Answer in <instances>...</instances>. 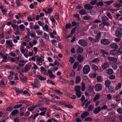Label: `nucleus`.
<instances>
[{"instance_id": "obj_1", "label": "nucleus", "mask_w": 122, "mask_h": 122, "mask_svg": "<svg viewBox=\"0 0 122 122\" xmlns=\"http://www.w3.org/2000/svg\"><path fill=\"white\" fill-rule=\"evenodd\" d=\"M120 31L122 33V29L121 28L118 27L117 28V30L116 31V36L118 38H121L122 37V33L119 32V31Z\"/></svg>"}, {"instance_id": "obj_2", "label": "nucleus", "mask_w": 122, "mask_h": 122, "mask_svg": "<svg viewBox=\"0 0 122 122\" xmlns=\"http://www.w3.org/2000/svg\"><path fill=\"white\" fill-rule=\"evenodd\" d=\"M90 71V68L88 65H85L83 68V71L84 74H87Z\"/></svg>"}, {"instance_id": "obj_3", "label": "nucleus", "mask_w": 122, "mask_h": 122, "mask_svg": "<svg viewBox=\"0 0 122 122\" xmlns=\"http://www.w3.org/2000/svg\"><path fill=\"white\" fill-rule=\"evenodd\" d=\"M78 43L82 46H86L87 45V42L85 40L83 39L80 40L78 41Z\"/></svg>"}, {"instance_id": "obj_4", "label": "nucleus", "mask_w": 122, "mask_h": 122, "mask_svg": "<svg viewBox=\"0 0 122 122\" xmlns=\"http://www.w3.org/2000/svg\"><path fill=\"white\" fill-rule=\"evenodd\" d=\"M39 82L38 80L36 79H35L34 80V83L32 84V86L35 88H37L39 87Z\"/></svg>"}, {"instance_id": "obj_5", "label": "nucleus", "mask_w": 122, "mask_h": 122, "mask_svg": "<svg viewBox=\"0 0 122 122\" xmlns=\"http://www.w3.org/2000/svg\"><path fill=\"white\" fill-rule=\"evenodd\" d=\"M102 88V86L100 84H97L96 85L95 89L96 91H99Z\"/></svg>"}, {"instance_id": "obj_6", "label": "nucleus", "mask_w": 122, "mask_h": 122, "mask_svg": "<svg viewBox=\"0 0 122 122\" xmlns=\"http://www.w3.org/2000/svg\"><path fill=\"white\" fill-rule=\"evenodd\" d=\"M6 43L10 48L14 46L12 40H8L6 41Z\"/></svg>"}, {"instance_id": "obj_7", "label": "nucleus", "mask_w": 122, "mask_h": 122, "mask_svg": "<svg viewBox=\"0 0 122 122\" xmlns=\"http://www.w3.org/2000/svg\"><path fill=\"white\" fill-rule=\"evenodd\" d=\"M42 10L47 14H51L53 11V10L51 8H48L47 9V10L43 9H42Z\"/></svg>"}, {"instance_id": "obj_8", "label": "nucleus", "mask_w": 122, "mask_h": 122, "mask_svg": "<svg viewBox=\"0 0 122 122\" xmlns=\"http://www.w3.org/2000/svg\"><path fill=\"white\" fill-rule=\"evenodd\" d=\"M84 7L85 9L89 10L92 9L93 8V6L90 4H88L85 5Z\"/></svg>"}, {"instance_id": "obj_9", "label": "nucleus", "mask_w": 122, "mask_h": 122, "mask_svg": "<svg viewBox=\"0 0 122 122\" xmlns=\"http://www.w3.org/2000/svg\"><path fill=\"white\" fill-rule=\"evenodd\" d=\"M14 89L17 95L23 92L21 88H17L15 87Z\"/></svg>"}, {"instance_id": "obj_10", "label": "nucleus", "mask_w": 122, "mask_h": 122, "mask_svg": "<svg viewBox=\"0 0 122 122\" xmlns=\"http://www.w3.org/2000/svg\"><path fill=\"white\" fill-rule=\"evenodd\" d=\"M101 43L104 45L108 44L109 43V41L106 39H102L101 41Z\"/></svg>"}, {"instance_id": "obj_11", "label": "nucleus", "mask_w": 122, "mask_h": 122, "mask_svg": "<svg viewBox=\"0 0 122 122\" xmlns=\"http://www.w3.org/2000/svg\"><path fill=\"white\" fill-rule=\"evenodd\" d=\"M81 78L80 76H76V78L75 82L76 84H78L81 81Z\"/></svg>"}, {"instance_id": "obj_12", "label": "nucleus", "mask_w": 122, "mask_h": 122, "mask_svg": "<svg viewBox=\"0 0 122 122\" xmlns=\"http://www.w3.org/2000/svg\"><path fill=\"white\" fill-rule=\"evenodd\" d=\"M101 108L100 107H98L95 108L93 110V112L94 113H99L101 110Z\"/></svg>"}, {"instance_id": "obj_13", "label": "nucleus", "mask_w": 122, "mask_h": 122, "mask_svg": "<svg viewBox=\"0 0 122 122\" xmlns=\"http://www.w3.org/2000/svg\"><path fill=\"white\" fill-rule=\"evenodd\" d=\"M110 46L112 48L116 49L118 48V46L115 43H113L111 44Z\"/></svg>"}, {"instance_id": "obj_14", "label": "nucleus", "mask_w": 122, "mask_h": 122, "mask_svg": "<svg viewBox=\"0 0 122 122\" xmlns=\"http://www.w3.org/2000/svg\"><path fill=\"white\" fill-rule=\"evenodd\" d=\"M109 65V64L106 62H105L102 65V67L103 70H105L107 68Z\"/></svg>"}, {"instance_id": "obj_15", "label": "nucleus", "mask_w": 122, "mask_h": 122, "mask_svg": "<svg viewBox=\"0 0 122 122\" xmlns=\"http://www.w3.org/2000/svg\"><path fill=\"white\" fill-rule=\"evenodd\" d=\"M110 53L114 55H117L118 54V51L115 50H112L110 51Z\"/></svg>"}, {"instance_id": "obj_16", "label": "nucleus", "mask_w": 122, "mask_h": 122, "mask_svg": "<svg viewBox=\"0 0 122 122\" xmlns=\"http://www.w3.org/2000/svg\"><path fill=\"white\" fill-rule=\"evenodd\" d=\"M20 78L23 82H25L27 79L26 77L23 75H22V76L20 77Z\"/></svg>"}, {"instance_id": "obj_17", "label": "nucleus", "mask_w": 122, "mask_h": 122, "mask_svg": "<svg viewBox=\"0 0 122 122\" xmlns=\"http://www.w3.org/2000/svg\"><path fill=\"white\" fill-rule=\"evenodd\" d=\"M83 49L81 47L79 46L77 49V51L78 53H81L83 52Z\"/></svg>"}, {"instance_id": "obj_18", "label": "nucleus", "mask_w": 122, "mask_h": 122, "mask_svg": "<svg viewBox=\"0 0 122 122\" xmlns=\"http://www.w3.org/2000/svg\"><path fill=\"white\" fill-rule=\"evenodd\" d=\"M105 72L109 74H111L113 73V71L111 69H109L106 70Z\"/></svg>"}, {"instance_id": "obj_19", "label": "nucleus", "mask_w": 122, "mask_h": 122, "mask_svg": "<svg viewBox=\"0 0 122 122\" xmlns=\"http://www.w3.org/2000/svg\"><path fill=\"white\" fill-rule=\"evenodd\" d=\"M19 28L22 31H24L25 30V27L24 25L23 24H21L19 25Z\"/></svg>"}, {"instance_id": "obj_20", "label": "nucleus", "mask_w": 122, "mask_h": 122, "mask_svg": "<svg viewBox=\"0 0 122 122\" xmlns=\"http://www.w3.org/2000/svg\"><path fill=\"white\" fill-rule=\"evenodd\" d=\"M78 61L79 62L82 61L83 59V58L81 55H79L77 56Z\"/></svg>"}, {"instance_id": "obj_21", "label": "nucleus", "mask_w": 122, "mask_h": 122, "mask_svg": "<svg viewBox=\"0 0 122 122\" xmlns=\"http://www.w3.org/2000/svg\"><path fill=\"white\" fill-rule=\"evenodd\" d=\"M89 114L88 112H86L82 114L81 115V117L82 118H84L86 117Z\"/></svg>"}, {"instance_id": "obj_22", "label": "nucleus", "mask_w": 122, "mask_h": 122, "mask_svg": "<svg viewBox=\"0 0 122 122\" xmlns=\"http://www.w3.org/2000/svg\"><path fill=\"white\" fill-rule=\"evenodd\" d=\"M100 52L102 53V55L103 56L104 54L108 55L109 54L108 52L107 51H104L102 49L101 50Z\"/></svg>"}, {"instance_id": "obj_23", "label": "nucleus", "mask_w": 122, "mask_h": 122, "mask_svg": "<svg viewBox=\"0 0 122 122\" xmlns=\"http://www.w3.org/2000/svg\"><path fill=\"white\" fill-rule=\"evenodd\" d=\"M88 39L92 42H95L98 41V39H93L91 37H89Z\"/></svg>"}, {"instance_id": "obj_24", "label": "nucleus", "mask_w": 122, "mask_h": 122, "mask_svg": "<svg viewBox=\"0 0 122 122\" xmlns=\"http://www.w3.org/2000/svg\"><path fill=\"white\" fill-rule=\"evenodd\" d=\"M81 89V86H76L75 88V90L76 92L80 91Z\"/></svg>"}, {"instance_id": "obj_25", "label": "nucleus", "mask_w": 122, "mask_h": 122, "mask_svg": "<svg viewBox=\"0 0 122 122\" xmlns=\"http://www.w3.org/2000/svg\"><path fill=\"white\" fill-rule=\"evenodd\" d=\"M114 0H112L110 1L106 2H104V3L105 4L107 5H109L112 3L114 1Z\"/></svg>"}, {"instance_id": "obj_26", "label": "nucleus", "mask_w": 122, "mask_h": 122, "mask_svg": "<svg viewBox=\"0 0 122 122\" xmlns=\"http://www.w3.org/2000/svg\"><path fill=\"white\" fill-rule=\"evenodd\" d=\"M36 105L30 107L28 108V110L30 111H32L36 107Z\"/></svg>"}, {"instance_id": "obj_27", "label": "nucleus", "mask_w": 122, "mask_h": 122, "mask_svg": "<svg viewBox=\"0 0 122 122\" xmlns=\"http://www.w3.org/2000/svg\"><path fill=\"white\" fill-rule=\"evenodd\" d=\"M19 111L18 110L15 109L11 113V114L12 115H14L17 114L18 113Z\"/></svg>"}, {"instance_id": "obj_28", "label": "nucleus", "mask_w": 122, "mask_h": 122, "mask_svg": "<svg viewBox=\"0 0 122 122\" xmlns=\"http://www.w3.org/2000/svg\"><path fill=\"white\" fill-rule=\"evenodd\" d=\"M105 85L106 87H108L111 83V82L110 81L107 80L105 81Z\"/></svg>"}, {"instance_id": "obj_29", "label": "nucleus", "mask_w": 122, "mask_h": 122, "mask_svg": "<svg viewBox=\"0 0 122 122\" xmlns=\"http://www.w3.org/2000/svg\"><path fill=\"white\" fill-rule=\"evenodd\" d=\"M75 76V73L73 71H71L70 76L71 77H74Z\"/></svg>"}, {"instance_id": "obj_30", "label": "nucleus", "mask_w": 122, "mask_h": 122, "mask_svg": "<svg viewBox=\"0 0 122 122\" xmlns=\"http://www.w3.org/2000/svg\"><path fill=\"white\" fill-rule=\"evenodd\" d=\"M20 39V37L19 36H17L16 37L15 39L13 40V41L15 43H17L18 42V40H19Z\"/></svg>"}, {"instance_id": "obj_31", "label": "nucleus", "mask_w": 122, "mask_h": 122, "mask_svg": "<svg viewBox=\"0 0 122 122\" xmlns=\"http://www.w3.org/2000/svg\"><path fill=\"white\" fill-rule=\"evenodd\" d=\"M81 91H84L85 89V83L82 82L81 84Z\"/></svg>"}, {"instance_id": "obj_32", "label": "nucleus", "mask_w": 122, "mask_h": 122, "mask_svg": "<svg viewBox=\"0 0 122 122\" xmlns=\"http://www.w3.org/2000/svg\"><path fill=\"white\" fill-rule=\"evenodd\" d=\"M30 69V66L28 65H26L24 71L26 72L28 71Z\"/></svg>"}, {"instance_id": "obj_33", "label": "nucleus", "mask_w": 122, "mask_h": 122, "mask_svg": "<svg viewBox=\"0 0 122 122\" xmlns=\"http://www.w3.org/2000/svg\"><path fill=\"white\" fill-rule=\"evenodd\" d=\"M76 94L78 98L80 97L81 95V91L76 92Z\"/></svg>"}, {"instance_id": "obj_34", "label": "nucleus", "mask_w": 122, "mask_h": 122, "mask_svg": "<svg viewBox=\"0 0 122 122\" xmlns=\"http://www.w3.org/2000/svg\"><path fill=\"white\" fill-rule=\"evenodd\" d=\"M75 61V59L71 57L69 58V61L71 63H73Z\"/></svg>"}, {"instance_id": "obj_35", "label": "nucleus", "mask_w": 122, "mask_h": 122, "mask_svg": "<svg viewBox=\"0 0 122 122\" xmlns=\"http://www.w3.org/2000/svg\"><path fill=\"white\" fill-rule=\"evenodd\" d=\"M80 14L83 15L86 14L85 11L84 10H81L79 12Z\"/></svg>"}, {"instance_id": "obj_36", "label": "nucleus", "mask_w": 122, "mask_h": 122, "mask_svg": "<svg viewBox=\"0 0 122 122\" xmlns=\"http://www.w3.org/2000/svg\"><path fill=\"white\" fill-rule=\"evenodd\" d=\"M96 5L97 6H102L103 5V3L102 1L98 2L96 4Z\"/></svg>"}, {"instance_id": "obj_37", "label": "nucleus", "mask_w": 122, "mask_h": 122, "mask_svg": "<svg viewBox=\"0 0 122 122\" xmlns=\"http://www.w3.org/2000/svg\"><path fill=\"white\" fill-rule=\"evenodd\" d=\"M92 66L93 70L95 71H97L98 69V67L96 65L94 64H92Z\"/></svg>"}, {"instance_id": "obj_38", "label": "nucleus", "mask_w": 122, "mask_h": 122, "mask_svg": "<svg viewBox=\"0 0 122 122\" xmlns=\"http://www.w3.org/2000/svg\"><path fill=\"white\" fill-rule=\"evenodd\" d=\"M36 33L38 35H42L43 33V32L40 30H37L36 31Z\"/></svg>"}, {"instance_id": "obj_39", "label": "nucleus", "mask_w": 122, "mask_h": 122, "mask_svg": "<svg viewBox=\"0 0 122 122\" xmlns=\"http://www.w3.org/2000/svg\"><path fill=\"white\" fill-rule=\"evenodd\" d=\"M115 99L117 102H118L120 100V97L119 96H116L114 97Z\"/></svg>"}, {"instance_id": "obj_40", "label": "nucleus", "mask_w": 122, "mask_h": 122, "mask_svg": "<svg viewBox=\"0 0 122 122\" xmlns=\"http://www.w3.org/2000/svg\"><path fill=\"white\" fill-rule=\"evenodd\" d=\"M51 96L52 98H55L57 99H60V97H59L54 94H51Z\"/></svg>"}, {"instance_id": "obj_41", "label": "nucleus", "mask_w": 122, "mask_h": 122, "mask_svg": "<svg viewBox=\"0 0 122 122\" xmlns=\"http://www.w3.org/2000/svg\"><path fill=\"white\" fill-rule=\"evenodd\" d=\"M14 33L15 35H21V33L20 32V30H17L16 31L14 32Z\"/></svg>"}, {"instance_id": "obj_42", "label": "nucleus", "mask_w": 122, "mask_h": 122, "mask_svg": "<svg viewBox=\"0 0 122 122\" xmlns=\"http://www.w3.org/2000/svg\"><path fill=\"white\" fill-rule=\"evenodd\" d=\"M100 96V95L99 94H98L96 96H95V97L93 99V101H95L97 99L99 98Z\"/></svg>"}, {"instance_id": "obj_43", "label": "nucleus", "mask_w": 122, "mask_h": 122, "mask_svg": "<svg viewBox=\"0 0 122 122\" xmlns=\"http://www.w3.org/2000/svg\"><path fill=\"white\" fill-rule=\"evenodd\" d=\"M122 84L120 83H118L116 87V89L117 90L120 89L121 87Z\"/></svg>"}, {"instance_id": "obj_44", "label": "nucleus", "mask_w": 122, "mask_h": 122, "mask_svg": "<svg viewBox=\"0 0 122 122\" xmlns=\"http://www.w3.org/2000/svg\"><path fill=\"white\" fill-rule=\"evenodd\" d=\"M106 14L109 19H112V17L111 16V14L110 13L107 12H106Z\"/></svg>"}, {"instance_id": "obj_45", "label": "nucleus", "mask_w": 122, "mask_h": 122, "mask_svg": "<svg viewBox=\"0 0 122 122\" xmlns=\"http://www.w3.org/2000/svg\"><path fill=\"white\" fill-rule=\"evenodd\" d=\"M99 61V59L98 58H96L94 59L92 61V62H97Z\"/></svg>"}, {"instance_id": "obj_46", "label": "nucleus", "mask_w": 122, "mask_h": 122, "mask_svg": "<svg viewBox=\"0 0 122 122\" xmlns=\"http://www.w3.org/2000/svg\"><path fill=\"white\" fill-rule=\"evenodd\" d=\"M96 76V73H94L93 74H89V76L91 78H95Z\"/></svg>"}, {"instance_id": "obj_47", "label": "nucleus", "mask_w": 122, "mask_h": 122, "mask_svg": "<svg viewBox=\"0 0 122 122\" xmlns=\"http://www.w3.org/2000/svg\"><path fill=\"white\" fill-rule=\"evenodd\" d=\"M104 23H101L99 25V28L101 30L102 29L104 28Z\"/></svg>"}, {"instance_id": "obj_48", "label": "nucleus", "mask_w": 122, "mask_h": 122, "mask_svg": "<svg viewBox=\"0 0 122 122\" xmlns=\"http://www.w3.org/2000/svg\"><path fill=\"white\" fill-rule=\"evenodd\" d=\"M50 19L52 23H54L55 21V20L53 16H51L50 17Z\"/></svg>"}, {"instance_id": "obj_49", "label": "nucleus", "mask_w": 122, "mask_h": 122, "mask_svg": "<svg viewBox=\"0 0 122 122\" xmlns=\"http://www.w3.org/2000/svg\"><path fill=\"white\" fill-rule=\"evenodd\" d=\"M42 56H40L38 57L37 58V62L41 61L42 60Z\"/></svg>"}, {"instance_id": "obj_50", "label": "nucleus", "mask_w": 122, "mask_h": 122, "mask_svg": "<svg viewBox=\"0 0 122 122\" xmlns=\"http://www.w3.org/2000/svg\"><path fill=\"white\" fill-rule=\"evenodd\" d=\"M39 79L41 80H44L46 79V78L45 77H43L41 76H39Z\"/></svg>"}, {"instance_id": "obj_51", "label": "nucleus", "mask_w": 122, "mask_h": 122, "mask_svg": "<svg viewBox=\"0 0 122 122\" xmlns=\"http://www.w3.org/2000/svg\"><path fill=\"white\" fill-rule=\"evenodd\" d=\"M97 81L98 82H101L102 80V77L100 76H99L97 77Z\"/></svg>"}, {"instance_id": "obj_52", "label": "nucleus", "mask_w": 122, "mask_h": 122, "mask_svg": "<svg viewBox=\"0 0 122 122\" xmlns=\"http://www.w3.org/2000/svg\"><path fill=\"white\" fill-rule=\"evenodd\" d=\"M48 26L46 24L45 25L44 27L43 28V30L46 31H47V30H48Z\"/></svg>"}, {"instance_id": "obj_53", "label": "nucleus", "mask_w": 122, "mask_h": 122, "mask_svg": "<svg viewBox=\"0 0 122 122\" xmlns=\"http://www.w3.org/2000/svg\"><path fill=\"white\" fill-rule=\"evenodd\" d=\"M102 21H107L108 18L106 16H104L102 18Z\"/></svg>"}, {"instance_id": "obj_54", "label": "nucleus", "mask_w": 122, "mask_h": 122, "mask_svg": "<svg viewBox=\"0 0 122 122\" xmlns=\"http://www.w3.org/2000/svg\"><path fill=\"white\" fill-rule=\"evenodd\" d=\"M92 119L90 117H87L84 119L85 121H92Z\"/></svg>"}, {"instance_id": "obj_55", "label": "nucleus", "mask_w": 122, "mask_h": 122, "mask_svg": "<svg viewBox=\"0 0 122 122\" xmlns=\"http://www.w3.org/2000/svg\"><path fill=\"white\" fill-rule=\"evenodd\" d=\"M78 63L77 62H76L74 64L73 66V68L74 69H75L78 66Z\"/></svg>"}, {"instance_id": "obj_56", "label": "nucleus", "mask_w": 122, "mask_h": 122, "mask_svg": "<svg viewBox=\"0 0 122 122\" xmlns=\"http://www.w3.org/2000/svg\"><path fill=\"white\" fill-rule=\"evenodd\" d=\"M44 38L47 40H48L49 39V36L47 35L46 33H44Z\"/></svg>"}, {"instance_id": "obj_57", "label": "nucleus", "mask_w": 122, "mask_h": 122, "mask_svg": "<svg viewBox=\"0 0 122 122\" xmlns=\"http://www.w3.org/2000/svg\"><path fill=\"white\" fill-rule=\"evenodd\" d=\"M22 106V104H19L15 106L14 107V109L18 108Z\"/></svg>"}, {"instance_id": "obj_58", "label": "nucleus", "mask_w": 122, "mask_h": 122, "mask_svg": "<svg viewBox=\"0 0 122 122\" xmlns=\"http://www.w3.org/2000/svg\"><path fill=\"white\" fill-rule=\"evenodd\" d=\"M33 22H31L30 23V28L31 30H32L34 29V25H33Z\"/></svg>"}, {"instance_id": "obj_59", "label": "nucleus", "mask_w": 122, "mask_h": 122, "mask_svg": "<svg viewBox=\"0 0 122 122\" xmlns=\"http://www.w3.org/2000/svg\"><path fill=\"white\" fill-rule=\"evenodd\" d=\"M117 112L118 113L120 114L122 113V109L121 108H120L117 109Z\"/></svg>"}, {"instance_id": "obj_60", "label": "nucleus", "mask_w": 122, "mask_h": 122, "mask_svg": "<svg viewBox=\"0 0 122 122\" xmlns=\"http://www.w3.org/2000/svg\"><path fill=\"white\" fill-rule=\"evenodd\" d=\"M34 29H35V30L36 29H39L40 28V27L38 25H34Z\"/></svg>"}, {"instance_id": "obj_61", "label": "nucleus", "mask_w": 122, "mask_h": 122, "mask_svg": "<svg viewBox=\"0 0 122 122\" xmlns=\"http://www.w3.org/2000/svg\"><path fill=\"white\" fill-rule=\"evenodd\" d=\"M71 25V23H69L68 24H66V29H70V28Z\"/></svg>"}, {"instance_id": "obj_62", "label": "nucleus", "mask_w": 122, "mask_h": 122, "mask_svg": "<svg viewBox=\"0 0 122 122\" xmlns=\"http://www.w3.org/2000/svg\"><path fill=\"white\" fill-rule=\"evenodd\" d=\"M65 106L68 108H73V107L72 105L69 104L66 105H65Z\"/></svg>"}, {"instance_id": "obj_63", "label": "nucleus", "mask_w": 122, "mask_h": 122, "mask_svg": "<svg viewBox=\"0 0 122 122\" xmlns=\"http://www.w3.org/2000/svg\"><path fill=\"white\" fill-rule=\"evenodd\" d=\"M55 18L57 20H58L59 19V15L57 13H56L55 15L54 16Z\"/></svg>"}, {"instance_id": "obj_64", "label": "nucleus", "mask_w": 122, "mask_h": 122, "mask_svg": "<svg viewBox=\"0 0 122 122\" xmlns=\"http://www.w3.org/2000/svg\"><path fill=\"white\" fill-rule=\"evenodd\" d=\"M112 68L114 70H116L117 67V66L115 64H113L112 65Z\"/></svg>"}]
</instances>
